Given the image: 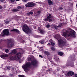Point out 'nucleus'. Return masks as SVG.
<instances>
[{"instance_id":"f257e3e1","label":"nucleus","mask_w":77,"mask_h":77,"mask_svg":"<svg viewBox=\"0 0 77 77\" xmlns=\"http://www.w3.org/2000/svg\"><path fill=\"white\" fill-rule=\"evenodd\" d=\"M38 62L36 60H32L31 61V63L30 62H27L23 66L22 68L25 72H28L29 68H30V66H33L34 67H36Z\"/></svg>"},{"instance_id":"f03ea898","label":"nucleus","mask_w":77,"mask_h":77,"mask_svg":"<svg viewBox=\"0 0 77 77\" xmlns=\"http://www.w3.org/2000/svg\"><path fill=\"white\" fill-rule=\"evenodd\" d=\"M63 32L64 36L67 35L68 36H71L73 38L75 37V32L73 30H71L69 32L66 29H63Z\"/></svg>"},{"instance_id":"7ed1b4c3","label":"nucleus","mask_w":77,"mask_h":77,"mask_svg":"<svg viewBox=\"0 0 77 77\" xmlns=\"http://www.w3.org/2000/svg\"><path fill=\"white\" fill-rule=\"evenodd\" d=\"M16 53H17V51L15 50H13L9 53V54H11L9 57L10 60H14L17 59V57L15 54Z\"/></svg>"},{"instance_id":"20e7f679","label":"nucleus","mask_w":77,"mask_h":77,"mask_svg":"<svg viewBox=\"0 0 77 77\" xmlns=\"http://www.w3.org/2000/svg\"><path fill=\"white\" fill-rule=\"evenodd\" d=\"M58 41V45L59 47H63L66 44V40L64 38H63V39H59Z\"/></svg>"},{"instance_id":"39448f33","label":"nucleus","mask_w":77,"mask_h":77,"mask_svg":"<svg viewBox=\"0 0 77 77\" xmlns=\"http://www.w3.org/2000/svg\"><path fill=\"white\" fill-rule=\"evenodd\" d=\"M23 32L27 33V34H29L31 32L30 29L26 24L23 25Z\"/></svg>"},{"instance_id":"423d86ee","label":"nucleus","mask_w":77,"mask_h":77,"mask_svg":"<svg viewBox=\"0 0 77 77\" xmlns=\"http://www.w3.org/2000/svg\"><path fill=\"white\" fill-rule=\"evenodd\" d=\"M6 41L7 42V45L8 47H12L14 46V41L12 39H7L6 40Z\"/></svg>"},{"instance_id":"0eeeda50","label":"nucleus","mask_w":77,"mask_h":77,"mask_svg":"<svg viewBox=\"0 0 77 77\" xmlns=\"http://www.w3.org/2000/svg\"><path fill=\"white\" fill-rule=\"evenodd\" d=\"M48 14L49 16H47L46 18L44 19V21H49V22L52 21V19L51 18L52 17H53V15L49 13Z\"/></svg>"},{"instance_id":"6e6552de","label":"nucleus","mask_w":77,"mask_h":77,"mask_svg":"<svg viewBox=\"0 0 77 77\" xmlns=\"http://www.w3.org/2000/svg\"><path fill=\"white\" fill-rule=\"evenodd\" d=\"M35 3L31 2H28L25 5V6L27 8H32L35 6Z\"/></svg>"},{"instance_id":"1a4fd4ad","label":"nucleus","mask_w":77,"mask_h":77,"mask_svg":"<svg viewBox=\"0 0 77 77\" xmlns=\"http://www.w3.org/2000/svg\"><path fill=\"white\" fill-rule=\"evenodd\" d=\"M3 34H2V36H4L5 35L8 36L9 35V29H7L3 30Z\"/></svg>"},{"instance_id":"9d476101","label":"nucleus","mask_w":77,"mask_h":77,"mask_svg":"<svg viewBox=\"0 0 77 77\" xmlns=\"http://www.w3.org/2000/svg\"><path fill=\"white\" fill-rule=\"evenodd\" d=\"M74 74V72H69L67 73V75H68L69 77H71V76H72V75H73Z\"/></svg>"},{"instance_id":"9b49d317","label":"nucleus","mask_w":77,"mask_h":77,"mask_svg":"<svg viewBox=\"0 0 77 77\" xmlns=\"http://www.w3.org/2000/svg\"><path fill=\"white\" fill-rule=\"evenodd\" d=\"M0 57H1V58H4V57H8V55H6V54H5L3 53L2 54L0 55Z\"/></svg>"},{"instance_id":"f8f14e48","label":"nucleus","mask_w":77,"mask_h":77,"mask_svg":"<svg viewBox=\"0 0 77 77\" xmlns=\"http://www.w3.org/2000/svg\"><path fill=\"white\" fill-rule=\"evenodd\" d=\"M48 2L49 5H50V6L53 5V2L51 1V0H48Z\"/></svg>"},{"instance_id":"ddd939ff","label":"nucleus","mask_w":77,"mask_h":77,"mask_svg":"<svg viewBox=\"0 0 77 77\" xmlns=\"http://www.w3.org/2000/svg\"><path fill=\"white\" fill-rule=\"evenodd\" d=\"M17 57V58H20L21 56V53H18L16 55Z\"/></svg>"},{"instance_id":"4468645a","label":"nucleus","mask_w":77,"mask_h":77,"mask_svg":"<svg viewBox=\"0 0 77 77\" xmlns=\"http://www.w3.org/2000/svg\"><path fill=\"white\" fill-rule=\"evenodd\" d=\"M53 27L54 29H56V30L57 29V28L59 27L58 26H57V25H55L54 24H53Z\"/></svg>"},{"instance_id":"2eb2a0df","label":"nucleus","mask_w":77,"mask_h":77,"mask_svg":"<svg viewBox=\"0 0 77 77\" xmlns=\"http://www.w3.org/2000/svg\"><path fill=\"white\" fill-rule=\"evenodd\" d=\"M64 54V53H63V52H59L58 53V55L60 56H62Z\"/></svg>"},{"instance_id":"dca6fc26","label":"nucleus","mask_w":77,"mask_h":77,"mask_svg":"<svg viewBox=\"0 0 77 77\" xmlns=\"http://www.w3.org/2000/svg\"><path fill=\"white\" fill-rule=\"evenodd\" d=\"M11 31H13V32H17V33H20V31L17 29H13L11 30Z\"/></svg>"},{"instance_id":"f3484780","label":"nucleus","mask_w":77,"mask_h":77,"mask_svg":"<svg viewBox=\"0 0 77 77\" xmlns=\"http://www.w3.org/2000/svg\"><path fill=\"white\" fill-rule=\"evenodd\" d=\"M38 30H39L41 33L42 34H44V31L42 29H39V28H38Z\"/></svg>"},{"instance_id":"a211bd4d","label":"nucleus","mask_w":77,"mask_h":77,"mask_svg":"<svg viewBox=\"0 0 77 77\" xmlns=\"http://www.w3.org/2000/svg\"><path fill=\"white\" fill-rule=\"evenodd\" d=\"M32 59L33 58H32V57H30L28 58L27 60H28V61L30 62V61H32Z\"/></svg>"},{"instance_id":"6ab92c4d","label":"nucleus","mask_w":77,"mask_h":77,"mask_svg":"<svg viewBox=\"0 0 77 77\" xmlns=\"http://www.w3.org/2000/svg\"><path fill=\"white\" fill-rule=\"evenodd\" d=\"M44 53L45 54H46V55H47V56H49V52L48 51H45L44 52Z\"/></svg>"},{"instance_id":"aec40b11","label":"nucleus","mask_w":77,"mask_h":77,"mask_svg":"<svg viewBox=\"0 0 77 77\" xmlns=\"http://www.w3.org/2000/svg\"><path fill=\"white\" fill-rule=\"evenodd\" d=\"M17 9H24V7H21V6H19L17 7Z\"/></svg>"},{"instance_id":"412c9836","label":"nucleus","mask_w":77,"mask_h":77,"mask_svg":"<svg viewBox=\"0 0 77 77\" xmlns=\"http://www.w3.org/2000/svg\"><path fill=\"white\" fill-rule=\"evenodd\" d=\"M13 12H17V11H19V10L17 9H14L12 10Z\"/></svg>"},{"instance_id":"4be33fe9","label":"nucleus","mask_w":77,"mask_h":77,"mask_svg":"<svg viewBox=\"0 0 77 77\" xmlns=\"http://www.w3.org/2000/svg\"><path fill=\"white\" fill-rule=\"evenodd\" d=\"M33 13L32 12L30 11L27 13V15H33Z\"/></svg>"},{"instance_id":"5701e85b","label":"nucleus","mask_w":77,"mask_h":77,"mask_svg":"<svg viewBox=\"0 0 77 77\" xmlns=\"http://www.w3.org/2000/svg\"><path fill=\"white\" fill-rule=\"evenodd\" d=\"M44 42H45L44 40H41L40 43L41 44H44Z\"/></svg>"},{"instance_id":"b1692460","label":"nucleus","mask_w":77,"mask_h":77,"mask_svg":"<svg viewBox=\"0 0 77 77\" xmlns=\"http://www.w3.org/2000/svg\"><path fill=\"white\" fill-rule=\"evenodd\" d=\"M62 24H63V23H60L59 25H58V27H60L62 26Z\"/></svg>"},{"instance_id":"393cba45","label":"nucleus","mask_w":77,"mask_h":77,"mask_svg":"<svg viewBox=\"0 0 77 77\" xmlns=\"http://www.w3.org/2000/svg\"><path fill=\"white\" fill-rule=\"evenodd\" d=\"M51 27V25L50 24H47L46 25V27L47 28H49Z\"/></svg>"},{"instance_id":"a878e982","label":"nucleus","mask_w":77,"mask_h":77,"mask_svg":"<svg viewBox=\"0 0 77 77\" xmlns=\"http://www.w3.org/2000/svg\"><path fill=\"white\" fill-rule=\"evenodd\" d=\"M51 50H52V51H55V49L53 47H51Z\"/></svg>"},{"instance_id":"bb28decb","label":"nucleus","mask_w":77,"mask_h":77,"mask_svg":"<svg viewBox=\"0 0 77 77\" xmlns=\"http://www.w3.org/2000/svg\"><path fill=\"white\" fill-rule=\"evenodd\" d=\"M19 77H25V76L24 75H18Z\"/></svg>"},{"instance_id":"cd10ccee","label":"nucleus","mask_w":77,"mask_h":77,"mask_svg":"<svg viewBox=\"0 0 77 77\" xmlns=\"http://www.w3.org/2000/svg\"><path fill=\"white\" fill-rule=\"evenodd\" d=\"M5 21V23L6 24H9V21H8V20H4V21Z\"/></svg>"},{"instance_id":"c85d7f7f","label":"nucleus","mask_w":77,"mask_h":77,"mask_svg":"<svg viewBox=\"0 0 77 77\" xmlns=\"http://www.w3.org/2000/svg\"><path fill=\"white\" fill-rule=\"evenodd\" d=\"M10 69H11V67L8 66L7 67V70H8V71H9V70H10Z\"/></svg>"},{"instance_id":"c756f323","label":"nucleus","mask_w":77,"mask_h":77,"mask_svg":"<svg viewBox=\"0 0 77 77\" xmlns=\"http://www.w3.org/2000/svg\"><path fill=\"white\" fill-rule=\"evenodd\" d=\"M43 47H40V50H41V51H42L43 50Z\"/></svg>"},{"instance_id":"7c9ffc66","label":"nucleus","mask_w":77,"mask_h":77,"mask_svg":"<svg viewBox=\"0 0 77 77\" xmlns=\"http://www.w3.org/2000/svg\"><path fill=\"white\" fill-rule=\"evenodd\" d=\"M51 44L53 46H54V45H55V44H54V42H51Z\"/></svg>"},{"instance_id":"2f4dec72","label":"nucleus","mask_w":77,"mask_h":77,"mask_svg":"<svg viewBox=\"0 0 77 77\" xmlns=\"http://www.w3.org/2000/svg\"><path fill=\"white\" fill-rule=\"evenodd\" d=\"M5 52L6 53H8V52H9V50L8 49H6L5 50Z\"/></svg>"},{"instance_id":"473e14b6","label":"nucleus","mask_w":77,"mask_h":77,"mask_svg":"<svg viewBox=\"0 0 77 77\" xmlns=\"http://www.w3.org/2000/svg\"><path fill=\"white\" fill-rule=\"evenodd\" d=\"M22 1L23 2H27L29 1L28 0H22Z\"/></svg>"},{"instance_id":"72a5a7b5","label":"nucleus","mask_w":77,"mask_h":77,"mask_svg":"<svg viewBox=\"0 0 77 77\" xmlns=\"http://www.w3.org/2000/svg\"><path fill=\"white\" fill-rule=\"evenodd\" d=\"M73 77H77V74H75L73 76Z\"/></svg>"},{"instance_id":"f704fd0d","label":"nucleus","mask_w":77,"mask_h":77,"mask_svg":"<svg viewBox=\"0 0 77 77\" xmlns=\"http://www.w3.org/2000/svg\"><path fill=\"white\" fill-rule=\"evenodd\" d=\"M63 7H60L59 8L60 10H63Z\"/></svg>"},{"instance_id":"c9c22d12","label":"nucleus","mask_w":77,"mask_h":77,"mask_svg":"<svg viewBox=\"0 0 77 77\" xmlns=\"http://www.w3.org/2000/svg\"><path fill=\"white\" fill-rule=\"evenodd\" d=\"M55 60H57V61H59V58H55Z\"/></svg>"},{"instance_id":"e433bc0d","label":"nucleus","mask_w":77,"mask_h":77,"mask_svg":"<svg viewBox=\"0 0 77 77\" xmlns=\"http://www.w3.org/2000/svg\"><path fill=\"white\" fill-rule=\"evenodd\" d=\"M15 2V0H11V3H13Z\"/></svg>"},{"instance_id":"4c0bfd02","label":"nucleus","mask_w":77,"mask_h":77,"mask_svg":"<svg viewBox=\"0 0 77 77\" xmlns=\"http://www.w3.org/2000/svg\"><path fill=\"white\" fill-rule=\"evenodd\" d=\"M5 0H0V2H2V3L3 2H5Z\"/></svg>"},{"instance_id":"58836bf2","label":"nucleus","mask_w":77,"mask_h":77,"mask_svg":"<svg viewBox=\"0 0 77 77\" xmlns=\"http://www.w3.org/2000/svg\"><path fill=\"white\" fill-rule=\"evenodd\" d=\"M39 57H41V58H43V57H42L41 55H39Z\"/></svg>"},{"instance_id":"ea45409f","label":"nucleus","mask_w":77,"mask_h":77,"mask_svg":"<svg viewBox=\"0 0 77 77\" xmlns=\"http://www.w3.org/2000/svg\"><path fill=\"white\" fill-rule=\"evenodd\" d=\"M41 12V11H37V13L38 14H40V13Z\"/></svg>"},{"instance_id":"a19ab883","label":"nucleus","mask_w":77,"mask_h":77,"mask_svg":"<svg viewBox=\"0 0 77 77\" xmlns=\"http://www.w3.org/2000/svg\"><path fill=\"white\" fill-rule=\"evenodd\" d=\"M24 42H25L24 40H23L22 41V42H21V43H22V44H23V43H24Z\"/></svg>"},{"instance_id":"79ce46f5","label":"nucleus","mask_w":77,"mask_h":77,"mask_svg":"<svg viewBox=\"0 0 77 77\" xmlns=\"http://www.w3.org/2000/svg\"><path fill=\"white\" fill-rule=\"evenodd\" d=\"M57 71H60V69L59 68H58L57 69Z\"/></svg>"},{"instance_id":"37998d69","label":"nucleus","mask_w":77,"mask_h":77,"mask_svg":"<svg viewBox=\"0 0 77 77\" xmlns=\"http://www.w3.org/2000/svg\"><path fill=\"white\" fill-rule=\"evenodd\" d=\"M4 41V40H1V41H0V43H1V42H2V41Z\"/></svg>"},{"instance_id":"c03bdc74","label":"nucleus","mask_w":77,"mask_h":77,"mask_svg":"<svg viewBox=\"0 0 77 77\" xmlns=\"http://www.w3.org/2000/svg\"><path fill=\"white\" fill-rule=\"evenodd\" d=\"M47 45H50V43H48V44H47Z\"/></svg>"},{"instance_id":"a18cd8bd","label":"nucleus","mask_w":77,"mask_h":77,"mask_svg":"<svg viewBox=\"0 0 77 77\" xmlns=\"http://www.w3.org/2000/svg\"><path fill=\"white\" fill-rule=\"evenodd\" d=\"M12 75H13L12 74H11L10 75V76H11V77H12Z\"/></svg>"},{"instance_id":"49530a36","label":"nucleus","mask_w":77,"mask_h":77,"mask_svg":"<svg viewBox=\"0 0 77 77\" xmlns=\"http://www.w3.org/2000/svg\"><path fill=\"white\" fill-rule=\"evenodd\" d=\"M50 71V69H48V70H47V71Z\"/></svg>"},{"instance_id":"de8ad7c7","label":"nucleus","mask_w":77,"mask_h":77,"mask_svg":"<svg viewBox=\"0 0 77 77\" xmlns=\"http://www.w3.org/2000/svg\"><path fill=\"white\" fill-rule=\"evenodd\" d=\"M51 64H53V61H51Z\"/></svg>"},{"instance_id":"09e8293b","label":"nucleus","mask_w":77,"mask_h":77,"mask_svg":"<svg viewBox=\"0 0 77 77\" xmlns=\"http://www.w3.org/2000/svg\"><path fill=\"white\" fill-rule=\"evenodd\" d=\"M75 59V57H74L73 59V60H74Z\"/></svg>"},{"instance_id":"8fccbe9b","label":"nucleus","mask_w":77,"mask_h":77,"mask_svg":"<svg viewBox=\"0 0 77 77\" xmlns=\"http://www.w3.org/2000/svg\"><path fill=\"white\" fill-rule=\"evenodd\" d=\"M17 1H20V0H16Z\"/></svg>"},{"instance_id":"3c124183","label":"nucleus","mask_w":77,"mask_h":77,"mask_svg":"<svg viewBox=\"0 0 77 77\" xmlns=\"http://www.w3.org/2000/svg\"><path fill=\"white\" fill-rule=\"evenodd\" d=\"M20 58H19L18 59V60H20Z\"/></svg>"},{"instance_id":"603ef678","label":"nucleus","mask_w":77,"mask_h":77,"mask_svg":"<svg viewBox=\"0 0 77 77\" xmlns=\"http://www.w3.org/2000/svg\"><path fill=\"white\" fill-rule=\"evenodd\" d=\"M13 69H15V68H13Z\"/></svg>"},{"instance_id":"864d4df0","label":"nucleus","mask_w":77,"mask_h":77,"mask_svg":"<svg viewBox=\"0 0 77 77\" xmlns=\"http://www.w3.org/2000/svg\"><path fill=\"white\" fill-rule=\"evenodd\" d=\"M76 6L77 7V3L76 4Z\"/></svg>"},{"instance_id":"5fc2aeb1","label":"nucleus","mask_w":77,"mask_h":77,"mask_svg":"<svg viewBox=\"0 0 77 77\" xmlns=\"http://www.w3.org/2000/svg\"><path fill=\"white\" fill-rule=\"evenodd\" d=\"M59 37H60V36H59V35H58Z\"/></svg>"},{"instance_id":"6e6d98bb","label":"nucleus","mask_w":77,"mask_h":77,"mask_svg":"<svg viewBox=\"0 0 77 77\" xmlns=\"http://www.w3.org/2000/svg\"><path fill=\"white\" fill-rule=\"evenodd\" d=\"M66 0H65V1H64L65 2V1H66Z\"/></svg>"},{"instance_id":"4d7b16f0","label":"nucleus","mask_w":77,"mask_h":77,"mask_svg":"<svg viewBox=\"0 0 77 77\" xmlns=\"http://www.w3.org/2000/svg\"><path fill=\"white\" fill-rule=\"evenodd\" d=\"M40 41H40L39 42H40Z\"/></svg>"}]
</instances>
